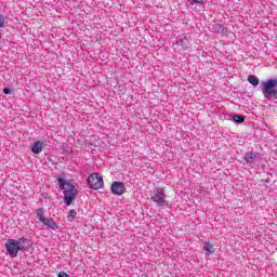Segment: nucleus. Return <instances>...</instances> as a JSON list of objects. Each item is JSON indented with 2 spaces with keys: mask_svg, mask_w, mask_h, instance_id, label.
Returning <instances> with one entry per match:
<instances>
[{
  "mask_svg": "<svg viewBox=\"0 0 277 277\" xmlns=\"http://www.w3.org/2000/svg\"><path fill=\"white\" fill-rule=\"evenodd\" d=\"M233 120H234V122L241 124V122H245L246 118H243V116H241V115H234Z\"/></svg>",
  "mask_w": 277,
  "mask_h": 277,
  "instance_id": "nucleus-14",
  "label": "nucleus"
},
{
  "mask_svg": "<svg viewBox=\"0 0 277 277\" xmlns=\"http://www.w3.org/2000/svg\"><path fill=\"white\" fill-rule=\"evenodd\" d=\"M27 243L26 238L19 239H8L4 248L6 250V254H10L11 259H16L18 256V252L28 250V247L25 246Z\"/></svg>",
  "mask_w": 277,
  "mask_h": 277,
  "instance_id": "nucleus-1",
  "label": "nucleus"
},
{
  "mask_svg": "<svg viewBox=\"0 0 277 277\" xmlns=\"http://www.w3.org/2000/svg\"><path fill=\"white\" fill-rule=\"evenodd\" d=\"M77 217V211L76 210H70L68 215H67V220L68 222H74V220Z\"/></svg>",
  "mask_w": 277,
  "mask_h": 277,
  "instance_id": "nucleus-15",
  "label": "nucleus"
},
{
  "mask_svg": "<svg viewBox=\"0 0 277 277\" xmlns=\"http://www.w3.org/2000/svg\"><path fill=\"white\" fill-rule=\"evenodd\" d=\"M110 190L115 196H122V194L127 193V187H124V183L122 182H114Z\"/></svg>",
  "mask_w": 277,
  "mask_h": 277,
  "instance_id": "nucleus-6",
  "label": "nucleus"
},
{
  "mask_svg": "<svg viewBox=\"0 0 277 277\" xmlns=\"http://www.w3.org/2000/svg\"><path fill=\"white\" fill-rule=\"evenodd\" d=\"M264 98L269 103H277V79H267L261 83Z\"/></svg>",
  "mask_w": 277,
  "mask_h": 277,
  "instance_id": "nucleus-2",
  "label": "nucleus"
},
{
  "mask_svg": "<svg viewBox=\"0 0 277 277\" xmlns=\"http://www.w3.org/2000/svg\"><path fill=\"white\" fill-rule=\"evenodd\" d=\"M37 219L39 220V222H41V224L47 220V217H44V209H37Z\"/></svg>",
  "mask_w": 277,
  "mask_h": 277,
  "instance_id": "nucleus-12",
  "label": "nucleus"
},
{
  "mask_svg": "<svg viewBox=\"0 0 277 277\" xmlns=\"http://www.w3.org/2000/svg\"><path fill=\"white\" fill-rule=\"evenodd\" d=\"M150 196L153 202H156L158 207H168V200H166V190L163 188L154 189Z\"/></svg>",
  "mask_w": 277,
  "mask_h": 277,
  "instance_id": "nucleus-4",
  "label": "nucleus"
},
{
  "mask_svg": "<svg viewBox=\"0 0 277 277\" xmlns=\"http://www.w3.org/2000/svg\"><path fill=\"white\" fill-rule=\"evenodd\" d=\"M42 141H37L31 146V153H34V155H40V153H42Z\"/></svg>",
  "mask_w": 277,
  "mask_h": 277,
  "instance_id": "nucleus-8",
  "label": "nucleus"
},
{
  "mask_svg": "<svg viewBox=\"0 0 277 277\" xmlns=\"http://www.w3.org/2000/svg\"><path fill=\"white\" fill-rule=\"evenodd\" d=\"M58 185H60V189H63V194L65 197V205L67 207H70V205H72V200H75V198H77V188L75 187V185L70 184V183H66V180H64V177H58Z\"/></svg>",
  "mask_w": 277,
  "mask_h": 277,
  "instance_id": "nucleus-3",
  "label": "nucleus"
},
{
  "mask_svg": "<svg viewBox=\"0 0 277 277\" xmlns=\"http://www.w3.org/2000/svg\"><path fill=\"white\" fill-rule=\"evenodd\" d=\"M211 31L213 34H221V36H226L228 34V28L217 22L211 24Z\"/></svg>",
  "mask_w": 277,
  "mask_h": 277,
  "instance_id": "nucleus-7",
  "label": "nucleus"
},
{
  "mask_svg": "<svg viewBox=\"0 0 277 277\" xmlns=\"http://www.w3.org/2000/svg\"><path fill=\"white\" fill-rule=\"evenodd\" d=\"M203 251L206 254H213V252H215V248H213V245H210L209 242H203Z\"/></svg>",
  "mask_w": 277,
  "mask_h": 277,
  "instance_id": "nucleus-11",
  "label": "nucleus"
},
{
  "mask_svg": "<svg viewBox=\"0 0 277 277\" xmlns=\"http://www.w3.org/2000/svg\"><path fill=\"white\" fill-rule=\"evenodd\" d=\"M87 183L91 189H102L104 185L103 176L98 173H93L89 175Z\"/></svg>",
  "mask_w": 277,
  "mask_h": 277,
  "instance_id": "nucleus-5",
  "label": "nucleus"
},
{
  "mask_svg": "<svg viewBox=\"0 0 277 277\" xmlns=\"http://www.w3.org/2000/svg\"><path fill=\"white\" fill-rule=\"evenodd\" d=\"M3 93H4V94H11L12 91H11L9 88H4V89H3Z\"/></svg>",
  "mask_w": 277,
  "mask_h": 277,
  "instance_id": "nucleus-18",
  "label": "nucleus"
},
{
  "mask_svg": "<svg viewBox=\"0 0 277 277\" xmlns=\"http://www.w3.org/2000/svg\"><path fill=\"white\" fill-rule=\"evenodd\" d=\"M254 159H256V154L249 151L245 155V161L246 163H248L249 166H252V163H254Z\"/></svg>",
  "mask_w": 277,
  "mask_h": 277,
  "instance_id": "nucleus-10",
  "label": "nucleus"
},
{
  "mask_svg": "<svg viewBox=\"0 0 277 277\" xmlns=\"http://www.w3.org/2000/svg\"><path fill=\"white\" fill-rule=\"evenodd\" d=\"M194 3H202V0H190V5H194Z\"/></svg>",
  "mask_w": 277,
  "mask_h": 277,
  "instance_id": "nucleus-17",
  "label": "nucleus"
},
{
  "mask_svg": "<svg viewBox=\"0 0 277 277\" xmlns=\"http://www.w3.org/2000/svg\"><path fill=\"white\" fill-rule=\"evenodd\" d=\"M5 27V21L0 18V29Z\"/></svg>",
  "mask_w": 277,
  "mask_h": 277,
  "instance_id": "nucleus-19",
  "label": "nucleus"
},
{
  "mask_svg": "<svg viewBox=\"0 0 277 277\" xmlns=\"http://www.w3.org/2000/svg\"><path fill=\"white\" fill-rule=\"evenodd\" d=\"M248 81L249 83H251V85H254V87L259 85V78L256 76H252V75L249 76Z\"/></svg>",
  "mask_w": 277,
  "mask_h": 277,
  "instance_id": "nucleus-13",
  "label": "nucleus"
},
{
  "mask_svg": "<svg viewBox=\"0 0 277 277\" xmlns=\"http://www.w3.org/2000/svg\"><path fill=\"white\" fill-rule=\"evenodd\" d=\"M43 226H48V228H51V230H57L60 226H57V223L53 219H45V221L42 223Z\"/></svg>",
  "mask_w": 277,
  "mask_h": 277,
  "instance_id": "nucleus-9",
  "label": "nucleus"
},
{
  "mask_svg": "<svg viewBox=\"0 0 277 277\" xmlns=\"http://www.w3.org/2000/svg\"><path fill=\"white\" fill-rule=\"evenodd\" d=\"M57 277H70V275H67L66 272H61Z\"/></svg>",
  "mask_w": 277,
  "mask_h": 277,
  "instance_id": "nucleus-16",
  "label": "nucleus"
}]
</instances>
